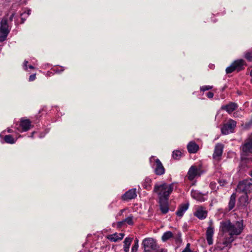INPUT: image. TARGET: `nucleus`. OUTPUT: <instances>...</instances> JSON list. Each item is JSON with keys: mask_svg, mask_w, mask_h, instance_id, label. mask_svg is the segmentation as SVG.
<instances>
[{"mask_svg": "<svg viewBox=\"0 0 252 252\" xmlns=\"http://www.w3.org/2000/svg\"><path fill=\"white\" fill-rule=\"evenodd\" d=\"M250 175H251V176L252 177V172H251V174H250Z\"/></svg>", "mask_w": 252, "mask_h": 252, "instance_id": "nucleus-50", "label": "nucleus"}, {"mask_svg": "<svg viewBox=\"0 0 252 252\" xmlns=\"http://www.w3.org/2000/svg\"><path fill=\"white\" fill-rule=\"evenodd\" d=\"M234 240V236L232 235H229L228 237H225L223 240L222 244L226 247H228L231 245V244Z\"/></svg>", "mask_w": 252, "mask_h": 252, "instance_id": "nucleus-23", "label": "nucleus"}, {"mask_svg": "<svg viewBox=\"0 0 252 252\" xmlns=\"http://www.w3.org/2000/svg\"><path fill=\"white\" fill-rule=\"evenodd\" d=\"M203 172L200 166H191L188 172L187 177L190 181H192L195 178L200 176Z\"/></svg>", "mask_w": 252, "mask_h": 252, "instance_id": "nucleus-7", "label": "nucleus"}, {"mask_svg": "<svg viewBox=\"0 0 252 252\" xmlns=\"http://www.w3.org/2000/svg\"><path fill=\"white\" fill-rule=\"evenodd\" d=\"M187 149L189 153H195L199 149V146L194 142H190L188 146Z\"/></svg>", "mask_w": 252, "mask_h": 252, "instance_id": "nucleus-17", "label": "nucleus"}, {"mask_svg": "<svg viewBox=\"0 0 252 252\" xmlns=\"http://www.w3.org/2000/svg\"><path fill=\"white\" fill-rule=\"evenodd\" d=\"M241 156L243 159L246 158L250 154L252 153V138L246 141L241 147Z\"/></svg>", "mask_w": 252, "mask_h": 252, "instance_id": "nucleus-8", "label": "nucleus"}, {"mask_svg": "<svg viewBox=\"0 0 252 252\" xmlns=\"http://www.w3.org/2000/svg\"><path fill=\"white\" fill-rule=\"evenodd\" d=\"M190 244L188 243L186 248L183 250V252H192V251L190 249Z\"/></svg>", "mask_w": 252, "mask_h": 252, "instance_id": "nucleus-33", "label": "nucleus"}, {"mask_svg": "<svg viewBox=\"0 0 252 252\" xmlns=\"http://www.w3.org/2000/svg\"><path fill=\"white\" fill-rule=\"evenodd\" d=\"M30 14V10H28L27 14L29 15Z\"/></svg>", "mask_w": 252, "mask_h": 252, "instance_id": "nucleus-47", "label": "nucleus"}, {"mask_svg": "<svg viewBox=\"0 0 252 252\" xmlns=\"http://www.w3.org/2000/svg\"><path fill=\"white\" fill-rule=\"evenodd\" d=\"M182 156V153L180 151H174L172 154L173 158L175 159H179Z\"/></svg>", "mask_w": 252, "mask_h": 252, "instance_id": "nucleus-30", "label": "nucleus"}, {"mask_svg": "<svg viewBox=\"0 0 252 252\" xmlns=\"http://www.w3.org/2000/svg\"><path fill=\"white\" fill-rule=\"evenodd\" d=\"M20 126L22 128V130L26 131L29 130L32 126L31 123L29 120L22 119L21 120Z\"/></svg>", "mask_w": 252, "mask_h": 252, "instance_id": "nucleus-16", "label": "nucleus"}, {"mask_svg": "<svg viewBox=\"0 0 252 252\" xmlns=\"http://www.w3.org/2000/svg\"><path fill=\"white\" fill-rule=\"evenodd\" d=\"M124 236L125 234L124 233H115L113 234L107 235L106 238L111 242H117L121 241L123 239Z\"/></svg>", "mask_w": 252, "mask_h": 252, "instance_id": "nucleus-13", "label": "nucleus"}, {"mask_svg": "<svg viewBox=\"0 0 252 252\" xmlns=\"http://www.w3.org/2000/svg\"><path fill=\"white\" fill-rule=\"evenodd\" d=\"M28 63V61H25L24 62V69H25V70H27V63Z\"/></svg>", "mask_w": 252, "mask_h": 252, "instance_id": "nucleus-39", "label": "nucleus"}, {"mask_svg": "<svg viewBox=\"0 0 252 252\" xmlns=\"http://www.w3.org/2000/svg\"><path fill=\"white\" fill-rule=\"evenodd\" d=\"M188 204H182L176 212V215L179 217H182L184 215L185 212L188 210Z\"/></svg>", "mask_w": 252, "mask_h": 252, "instance_id": "nucleus-20", "label": "nucleus"}, {"mask_svg": "<svg viewBox=\"0 0 252 252\" xmlns=\"http://www.w3.org/2000/svg\"><path fill=\"white\" fill-rule=\"evenodd\" d=\"M205 214V211L202 206H197L196 208V211L194 213L195 216L199 219H203Z\"/></svg>", "mask_w": 252, "mask_h": 252, "instance_id": "nucleus-19", "label": "nucleus"}, {"mask_svg": "<svg viewBox=\"0 0 252 252\" xmlns=\"http://www.w3.org/2000/svg\"><path fill=\"white\" fill-rule=\"evenodd\" d=\"M132 241V239L130 238H126L124 242V249L125 252H128L129 249V246Z\"/></svg>", "mask_w": 252, "mask_h": 252, "instance_id": "nucleus-24", "label": "nucleus"}, {"mask_svg": "<svg viewBox=\"0 0 252 252\" xmlns=\"http://www.w3.org/2000/svg\"><path fill=\"white\" fill-rule=\"evenodd\" d=\"M5 142L9 144H14L15 142V140L10 135H7L4 138Z\"/></svg>", "mask_w": 252, "mask_h": 252, "instance_id": "nucleus-28", "label": "nucleus"}, {"mask_svg": "<svg viewBox=\"0 0 252 252\" xmlns=\"http://www.w3.org/2000/svg\"><path fill=\"white\" fill-rule=\"evenodd\" d=\"M173 189V184L168 185L164 183L161 185H156L154 191L158 195L160 200H165L166 201Z\"/></svg>", "mask_w": 252, "mask_h": 252, "instance_id": "nucleus-2", "label": "nucleus"}, {"mask_svg": "<svg viewBox=\"0 0 252 252\" xmlns=\"http://www.w3.org/2000/svg\"><path fill=\"white\" fill-rule=\"evenodd\" d=\"M210 186L213 190H215L216 189V184L212 182L210 183Z\"/></svg>", "mask_w": 252, "mask_h": 252, "instance_id": "nucleus-38", "label": "nucleus"}, {"mask_svg": "<svg viewBox=\"0 0 252 252\" xmlns=\"http://www.w3.org/2000/svg\"><path fill=\"white\" fill-rule=\"evenodd\" d=\"M167 252L165 250H162L160 252Z\"/></svg>", "mask_w": 252, "mask_h": 252, "instance_id": "nucleus-45", "label": "nucleus"}, {"mask_svg": "<svg viewBox=\"0 0 252 252\" xmlns=\"http://www.w3.org/2000/svg\"><path fill=\"white\" fill-rule=\"evenodd\" d=\"M8 132H12V130H11L10 129H8Z\"/></svg>", "mask_w": 252, "mask_h": 252, "instance_id": "nucleus-48", "label": "nucleus"}, {"mask_svg": "<svg viewBox=\"0 0 252 252\" xmlns=\"http://www.w3.org/2000/svg\"><path fill=\"white\" fill-rule=\"evenodd\" d=\"M200 89H201V91H203V92L205 91V88H204V87H202Z\"/></svg>", "mask_w": 252, "mask_h": 252, "instance_id": "nucleus-42", "label": "nucleus"}, {"mask_svg": "<svg viewBox=\"0 0 252 252\" xmlns=\"http://www.w3.org/2000/svg\"><path fill=\"white\" fill-rule=\"evenodd\" d=\"M237 190L246 194L252 191V180H246L240 182L237 186Z\"/></svg>", "mask_w": 252, "mask_h": 252, "instance_id": "nucleus-6", "label": "nucleus"}, {"mask_svg": "<svg viewBox=\"0 0 252 252\" xmlns=\"http://www.w3.org/2000/svg\"><path fill=\"white\" fill-rule=\"evenodd\" d=\"M138 240L136 239L134 241V244L132 246L131 248V252H136L138 248Z\"/></svg>", "mask_w": 252, "mask_h": 252, "instance_id": "nucleus-32", "label": "nucleus"}, {"mask_svg": "<svg viewBox=\"0 0 252 252\" xmlns=\"http://www.w3.org/2000/svg\"><path fill=\"white\" fill-rule=\"evenodd\" d=\"M151 180L149 178H146L145 179L144 182L143 183V187L145 189H149L151 187Z\"/></svg>", "mask_w": 252, "mask_h": 252, "instance_id": "nucleus-29", "label": "nucleus"}, {"mask_svg": "<svg viewBox=\"0 0 252 252\" xmlns=\"http://www.w3.org/2000/svg\"><path fill=\"white\" fill-rule=\"evenodd\" d=\"M236 194L235 193H233L230 196V200L228 203V210L230 211L232 210L235 206L236 203Z\"/></svg>", "mask_w": 252, "mask_h": 252, "instance_id": "nucleus-21", "label": "nucleus"}, {"mask_svg": "<svg viewBox=\"0 0 252 252\" xmlns=\"http://www.w3.org/2000/svg\"><path fill=\"white\" fill-rule=\"evenodd\" d=\"M223 148V145L220 143H218L216 145L213 155L214 159L218 161L220 159Z\"/></svg>", "mask_w": 252, "mask_h": 252, "instance_id": "nucleus-11", "label": "nucleus"}, {"mask_svg": "<svg viewBox=\"0 0 252 252\" xmlns=\"http://www.w3.org/2000/svg\"><path fill=\"white\" fill-rule=\"evenodd\" d=\"M14 14L13 13H12V14L10 15V17H9V20H10V21H11L12 20L13 18V17H14Z\"/></svg>", "mask_w": 252, "mask_h": 252, "instance_id": "nucleus-41", "label": "nucleus"}, {"mask_svg": "<svg viewBox=\"0 0 252 252\" xmlns=\"http://www.w3.org/2000/svg\"><path fill=\"white\" fill-rule=\"evenodd\" d=\"M219 183L220 186H223L226 185L227 183H228V182L226 180L221 179L219 180Z\"/></svg>", "mask_w": 252, "mask_h": 252, "instance_id": "nucleus-34", "label": "nucleus"}, {"mask_svg": "<svg viewBox=\"0 0 252 252\" xmlns=\"http://www.w3.org/2000/svg\"><path fill=\"white\" fill-rule=\"evenodd\" d=\"M209 226L207 227L206 232V239L209 245H212L213 243V236L214 233V228L213 226V222L210 220L209 222Z\"/></svg>", "mask_w": 252, "mask_h": 252, "instance_id": "nucleus-10", "label": "nucleus"}, {"mask_svg": "<svg viewBox=\"0 0 252 252\" xmlns=\"http://www.w3.org/2000/svg\"><path fill=\"white\" fill-rule=\"evenodd\" d=\"M174 234L171 231H167L163 233L161 239L163 242H165L169 239L172 238Z\"/></svg>", "mask_w": 252, "mask_h": 252, "instance_id": "nucleus-26", "label": "nucleus"}, {"mask_svg": "<svg viewBox=\"0 0 252 252\" xmlns=\"http://www.w3.org/2000/svg\"><path fill=\"white\" fill-rule=\"evenodd\" d=\"M244 57L249 62H252V49L246 51Z\"/></svg>", "mask_w": 252, "mask_h": 252, "instance_id": "nucleus-27", "label": "nucleus"}, {"mask_svg": "<svg viewBox=\"0 0 252 252\" xmlns=\"http://www.w3.org/2000/svg\"><path fill=\"white\" fill-rule=\"evenodd\" d=\"M250 75L252 77V70L250 72Z\"/></svg>", "mask_w": 252, "mask_h": 252, "instance_id": "nucleus-46", "label": "nucleus"}, {"mask_svg": "<svg viewBox=\"0 0 252 252\" xmlns=\"http://www.w3.org/2000/svg\"><path fill=\"white\" fill-rule=\"evenodd\" d=\"M155 172L157 175H161L164 173L165 169L158 159H156L155 164Z\"/></svg>", "mask_w": 252, "mask_h": 252, "instance_id": "nucleus-12", "label": "nucleus"}, {"mask_svg": "<svg viewBox=\"0 0 252 252\" xmlns=\"http://www.w3.org/2000/svg\"><path fill=\"white\" fill-rule=\"evenodd\" d=\"M248 203V196L247 194L244 193L239 198L238 205L242 207H245Z\"/></svg>", "mask_w": 252, "mask_h": 252, "instance_id": "nucleus-18", "label": "nucleus"}, {"mask_svg": "<svg viewBox=\"0 0 252 252\" xmlns=\"http://www.w3.org/2000/svg\"><path fill=\"white\" fill-rule=\"evenodd\" d=\"M206 95L209 98H212L214 96V93L212 92H209L206 94Z\"/></svg>", "mask_w": 252, "mask_h": 252, "instance_id": "nucleus-35", "label": "nucleus"}, {"mask_svg": "<svg viewBox=\"0 0 252 252\" xmlns=\"http://www.w3.org/2000/svg\"><path fill=\"white\" fill-rule=\"evenodd\" d=\"M29 67L31 69H33L34 68L33 66L32 65H29Z\"/></svg>", "mask_w": 252, "mask_h": 252, "instance_id": "nucleus-44", "label": "nucleus"}, {"mask_svg": "<svg viewBox=\"0 0 252 252\" xmlns=\"http://www.w3.org/2000/svg\"><path fill=\"white\" fill-rule=\"evenodd\" d=\"M133 217L132 215H130L124 220L125 222L128 225H132L133 224Z\"/></svg>", "mask_w": 252, "mask_h": 252, "instance_id": "nucleus-31", "label": "nucleus"}, {"mask_svg": "<svg viewBox=\"0 0 252 252\" xmlns=\"http://www.w3.org/2000/svg\"><path fill=\"white\" fill-rule=\"evenodd\" d=\"M245 62L243 59L235 61L229 66L226 68L225 71L227 74L231 73L235 70L239 71L244 69V65Z\"/></svg>", "mask_w": 252, "mask_h": 252, "instance_id": "nucleus-5", "label": "nucleus"}, {"mask_svg": "<svg viewBox=\"0 0 252 252\" xmlns=\"http://www.w3.org/2000/svg\"><path fill=\"white\" fill-rule=\"evenodd\" d=\"M8 18L4 17L0 25V42H2L6 39L7 35L10 32L8 25L7 24Z\"/></svg>", "mask_w": 252, "mask_h": 252, "instance_id": "nucleus-3", "label": "nucleus"}, {"mask_svg": "<svg viewBox=\"0 0 252 252\" xmlns=\"http://www.w3.org/2000/svg\"><path fill=\"white\" fill-rule=\"evenodd\" d=\"M124 211V210H121L120 213V215H121L123 214Z\"/></svg>", "mask_w": 252, "mask_h": 252, "instance_id": "nucleus-43", "label": "nucleus"}, {"mask_svg": "<svg viewBox=\"0 0 252 252\" xmlns=\"http://www.w3.org/2000/svg\"><path fill=\"white\" fill-rule=\"evenodd\" d=\"M237 123L232 119L228 120L225 122L221 128V131L223 134L227 135L233 133L236 127Z\"/></svg>", "mask_w": 252, "mask_h": 252, "instance_id": "nucleus-4", "label": "nucleus"}, {"mask_svg": "<svg viewBox=\"0 0 252 252\" xmlns=\"http://www.w3.org/2000/svg\"><path fill=\"white\" fill-rule=\"evenodd\" d=\"M36 78L35 74H32L30 75L29 77V81H32L35 80Z\"/></svg>", "mask_w": 252, "mask_h": 252, "instance_id": "nucleus-37", "label": "nucleus"}, {"mask_svg": "<svg viewBox=\"0 0 252 252\" xmlns=\"http://www.w3.org/2000/svg\"><path fill=\"white\" fill-rule=\"evenodd\" d=\"M136 196V189H134L126 192L122 196V198L124 200H130L134 198Z\"/></svg>", "mask_w": 252, "mask_h": 252, "instance_id": "nucleus-15", "label": "nucleus"}, {"mask_svg": "<svg viewBox=\"0 0 252 252\" xmlns=\"http://www.w3.org/2000/svg\"><path fill=\"white\" fill-rule=\"evenodd\" d=\"M142 245L145 252H149L152 250H156L158 248V245L156 241L151 238H145L142 242Z\"/></svg>", "mask_w": 252, "mask_h": 252, "instance_id": "nucleus-9", "label": "nucleus"}, {"mask_svg": "<svg viewBox=\"0 0 252 252\" xmlns=\"http://www.w3.org/2000/svg\"><path fill=\"white\" fill-rule=\"evenodd\" d=\"M160 200V209L163 214H166L169 211V208L166 202H162Z\"/></svg>", "mask_w": 252, "mask_h": 252, "instance_id": "nucleus-25", "label": "nucleus"}, {"mask_svg": "<svg viewBox=\"0 0 252 252\" xmlns=\"http://www.w3.org/2000/svg\"><path fill=\"white\" fill-rule=\"evenodd\" d=\"M238 105L235 102H230L228 104L221 106V110H225L229 114L231 113L234 110L237 109Z\"/></svg>", "mask_w": 252, "mask_h": 252, "instance_id": "nucleus-14", "label": "nucleus"}, {"mask_svg": "<svg viewBox=\"0 0 252 252\" xmlns=\"http://www.w3.org/2000/svg\"><path fill=\"white\" fill-rule=\"evenodd\" d=\"M33 134H34V132H32V135H31V137H33Z\"/></svg>", "mask_w": 252, "mask_h": 252, "instance_id": "nucleus-49", "label": "nucleus"}, {"mask_svg": "<svg viewBox=\"0 0 252 252\" xmlns=\"http://www.w3.org/2000/svg\"><path fill=\"white\" fill-rule=\"evenodd\" d=\"M125 223L124 220L122 221H119L117 223L118 227H121Z\"/></svg>", "mask_w": 252, "mask_h": 252, "instance_id": "nucleus-36", "label": "nucleus"}, {"mask_svg": "<svg viewBox=\"0 0 252 252\" xmlns=\"http://www.w3.org/2000/svg\"><path fill=\"white\" fill-rule=\"evenodd\" d=\"M212 88V86H206V90H209L210 89H211Z\"/></svg>", "mask_w": 252, "mask_h": 252, "instance_id": "nucleus-40", "label": "nucleus"}, {"mask_svg": "<svg viewBox=\"0 0 252 252\" xmlns=\"http://www.w3.org/2000/svg\"><path fill=\"white\" fill-rule=\"evenodd\" d=\"M244 228L243 220L235 221L231 222L229 220L220 222V229L223 232H228L229 235H239Z\"/></svg>", "mask_w": 252, "mask_h": 252, "instance_id": "nucleus-1", "label": "nucleus"}, {"mask_svg": "<svg viewBox=\"0 0 252 252\" xmlns=\"http://www.w3.org/2000/svg\"><path fill=\"white\" fill-rule=\"evenodd\" d=\"M191 196L196 200L202 202L204 201V195L197 191L191 192Z\"/></svg>", "mask_w": 252, "mask_h": 252, "instance_id": "nucleus-22", "label": "nucleus"}]
</instances>
